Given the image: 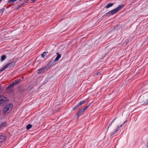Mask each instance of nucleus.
Masks as SVG:
<instances>
[{"label":"nucleus","instance_id":"1","mask_svg":"<svg viewBox=\"0 0 148 148\" xmlns=\"http://www.w3.org/2000/svg\"><path fill=\"white\" fill-rule=\"evenodd\" d=\"M123 6V5H120L117 8L106 13L105 15L107 16H110L111 15H114L119 11Z\"/></svg>","mask_w":148,"mask_h":148},{"label":"nucleus","instance_id":"2","mask_svg":"<svg viewBox=\"0 0 148 148\" xmlns=\"http://www.w3.org/2000/svg\"><path fill=\"white\" fill-rule=\"evenodd\" d=\"M13 107L12 104H8L5 106L3 109V111L4 113H8L12 110Z\"/></svg>","mask_w":148,"mask_h":148},{"label":"nucleus","instance_id":"3","mask_svg":"<svg viewBox=\"0 0 148 148\" xmlns=\"http://www.w3.org/2000/svg\"><path fill=\"white\" fill-rule=\"evenodd\" d=\"M8 101V98L3 95H0V106L3 105Z\"/></svg>","mask_w":148,"mask_h":148},{"label":"nucleus","instance_id":"4","mask_svg":"<svg viewBox=\"0 0 148 148\" xmlns=\"http://www.w3.org/2000/svg\"><path fill=\"white\" fill-rule=\"evenodd\" d=\"M15 64V62L14 61H11L8 62L5 65L3 66L4 69H5L7 68H11L13 67Z\"/></svg>","mask_w":148,"mask_h":148},{"label":"nucleus","instance_id":"5","mask_svg":"<svg viewBox=\"0 0 148 148\" xmlns=\"http://www.w3.org/2000/svg\"><path fill=\"white\" fill-rule=\"evenodd\" d=\"M21 79H16L14 82L10 84L7 88L6 90H8L10 88H11L13 87L14 85H16L19 83L21 81Z\"/></svg>","mask_w":148,"mask_h":148},{"label":"nucleus","instance_id":"6","mask_svg":"<svg viewBox=\"0 0 148 148\" xmlns=\"http://www.w3.org/2000/svg\"><path fill=\"white\" fill-rule=\"evenodd\" d=\"M5 139L6 137L5 136L2 135H0V146L1 145V144L4 142Z\"/></svg>","mask_w":148,"mask_h":148},{"label":"nucleus","instance_id":"7","mask_svg":"<svg viewBox=\"0 0 148 148\" xmlns=\"http://www.w3.org/2000/svg\"><path fill=\"white\" fill-rule=\"evenodd\" d=\"M85 112V111L82 108L78 112L76 115H77L78 116H80L82 115Z\"/></svg>","mask_w":148,"mask_h":148},{"label":"nucleus","instance_id":"8","mask_svg":"<svg viewBox=\"0 0 148 148\" xmlns=\"http://www.w3.org/2000/svg\"><path fill=\"white\" fill-rule=\"evenodd\" d=\"M122 124H121L119 126L117 127L116 129L113 132L112 134L111 135V136H112L115 134L116 132L118 131L120 128V127H122Z\"/></svg>","mask_w":148,"mask_h":148},{"label":"nucleus","instance_id":"9","mask_svg":"<svg viewBox=\"0 0 148 148\" xmlns=\"http://www.w3.org/2000/svg\"><path fill=\"white\" fill-rule=\"evenodd\" d=\"M56 54L57 55V56L56 58L54 60V62L58 61L59 59L61 57V55L58 52L56 53Z\"/></svg>","mask_w":148,"mask_h":148},{"label":"nucleus","instance_id":"10","mask_svg":"<svg viewBox=\"0 0 148 148\" xmlns=\"http://www.w3.org/2000/svg\"><path fill=\"white\" fill-rule=\"evenodd\" d=\"M113 5V3H110L107 4L105 6V8H108L110 7H112Z\"/></svg>","mask_w":148,"mask_h":148},{"label":"nucleus","instance_id":"11","mask_svg":"<svg viewBox=\"0 0 148 148\" xmlns=\"http://www.w3.org/2000/svg\"><path fill=\"white\" fill-rule=\"evenodd\" d=\"M6 123L5 122H0V127H3L6 125Z\"/></svg>","mask_w":148,"mask_h":148},{"label":"nucleus","instance_id":"12","mask_svg":"<svg viewBox=\"0 0 148 148\" xmlns=\"http://www.w3.org/2000/svg\"><path fill=\"white\" fill-rule=\"evenodd\" d=\"M116 118H114V119H113V120L110 122V123L109 125L108 126V127H107V130H108L109 127L111 125H112L113 122H114V121L115 120V119H116Z\"/></svg>","mask_w":148,"mask_h":148},{"label":"nucleus","instance_id":"13","mask_svg":"<svg viewBox=\"0 0 148 148\" xmlns=\"http://www.w3.org/2000/svg\"><path fill=\"white\" fill-rule=\"evenodd\" d=\"M6 58V56H5V55H2L1 58V61H3V60H5V59Z\"/></svg>","mask_w":148,"mask_h":148},{"label":"nucleus","instance_id":"14","mask_svg":"<svg viewBox=\"0 0 148 148\" xmlns=\"http://www.w3.org/2000/svg\"><path fill=\"white\" fill-rule=\"evenodd\" d=\"M44 69H41L38 70V71L37 73L38 74H40L41 73H42L44 71Z\"/></svg>","mask_w":148,"mask_h":148},{"label":"nucleus","instance_id":"15","mask_svg":"<svg viewBox=\"0 0 148 148\" xmlns=\"http://www.w3.org/2000/svg\"><path fill=\"white\" fill-rule=\"evenodd\" d=\"M85 101H81L79 103H78L77 104L79 106H80L81 105H82L84 103H85Z\"/></svg>","mask_w":148,"mask_h":148},{"label":"nucleus","instance_id":"16","mask_svg":"<svg viewBox=\"0 0 148 148\" xmlns=\"http://www.w3.org/2000/svg\"><path fill=\"white\" fill-rule=\"evenodd\" d=\"M144 103L145 104L148 103V98L146 97L144 99Z\"/></svg>","mask_w":148,"mask_h":148},{"label":"nucleus","instance_id":"17","mask_svg":"<svg viewBox=\"0 0 148 148\" xmlns=\"http://www.w3.org/2000/svg\"><path fill=\"white\" fill-rule=\"evenodd\" d=\"M32 127V125L31 124H28L26 126V128L27 130L29 129Z\"/></svg>","mask_w":148,"mask_h":148},{"label":"nucleus","instance_id":"18","mask_svg":"<svg viewBox=\"0 0 148 148\" xmlns=\"http://www.w3.org/2000/svg\"><path fill=\"white\" fill-rule=\"evenodd\" d=\"M48 53V52H46L45 51L44 52H43V53H42V54H41V56L42 57V58H44V56H45V55H46V54H47V53Z\"/></svg>","mask_w":148,"mask_h":148},{"label":"nucleus","instance_id":"19","mask_svg":"<svg viewBox=\"0 0 148 148\" xmlns=\"http://www.w3.org/2000/svg\"><path fill=\"white\" fill-rule=\"evenodd\" d=\"M79 107V106H78V105L77 104V105L76 106L74 107L73 108V109H72V110H75V109H77Z\"/></svg>","mask_w":148,"mask_h":148},{"label":"nucleus","instance_id":"20","mask_svg":"<svg viewBox=\"0 0 148 148\" xmlns=\"http://www.w3.org/2000/svg\"><path fill=\"white\" fill-rule=\"evenodd\" d=\"M5 69H4V68H3V67H2V68L1 69H0V73L1 72H2V71H4Z\"/></svg>","mask_w":148,"mask_h":148},{"label":"nucleus","instance_id":"21","mask_svg":"<svg viewBox=\"0 0 148 148\" xmlns=\"http://www.w3.org/2000/svg\"><path fill=\"white\" fill-rule=\"evenodd\" d=\"M88 107L89 106H86L85 108H82V109H83L85 111L88 108Z\"/></svg>","mask_w":148,"mask_h":148},{"label":"nucleus","instance_id":"22","mask_svg":"<svg viewBox=\"0 0 148 148\" xmlns=\"http://www.w3.org/2000/svg\"><path fill=\"white\" fill-rule=\"evenodd\" d=\"M3 10L2 9H1V10H0V14L1 13V14H2L3 13Z\"/></svg>","mask_w":148,"mask_h":148},{"label":"nucleus","instance_id":"23","mask_svg":"<svg viewBox=\"0 0 148 148\" xmlns=\"http://www.w3.org/2000/svg\"><path fill=\"white\" fill-rule=\"evenodd\" d=\"M100 73V72H98L97 73H96V75H98Z\"/></svg>","mask_w":148,"mask_h":148},{"label":"nucleus","instance_id":"24","mask_svg":"<svg viewBox=\"0 0 148 148\" xmlns=\"http://www.w3.org/2000/svg\"><path fill=\"white\" fill-rule=\"evenodd\" d=\"M36 0H32V2L34 3V2L35 1H36Z\"/></svg>","mask_w":148,"mask_h":148},{"label":"nucleus","instance_id":"25","mask_svg":"<svg viewBox=\"0 0 148 148\" xmlns=\"http://www.w3.org/2000/svg\"><path fill=\"white\" fill-rule=\"evenodd\" d=\"M126 121H126L125 122H124L123 123H122V125H123L125 123Z\"/></svg>","mask_w":148,"mask_h":148},{"label":"nucleus","instance_id":"26","mask_svg":"<svg viewBox=\"0 0 148 148\" xmlns=\"http://www.w3.org/2000/svg\"><path fill=\"white\" fill-rule=\"evenodd\" d=\"M147 147L148 148V142H147Z\"/></svg>","mask_w":148,"mask_h":148}]
</instances>
